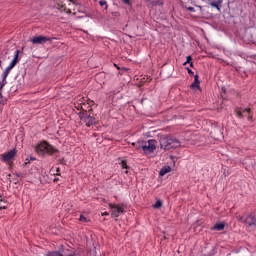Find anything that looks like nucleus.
<instances>
[{"instance_id":"f257e3e1","label":"nucleus","mask_w":256,"mask_h":256,"mask_svg":"<svg viewBox=\"0 0 256 256\" xmlns=\"http://www.w3.org/2000/svg\"><path fill=\"white\" fill-rule=\"evenodd\" d=\"M133 145L136 147V149H142L144 155H146L147 157H151L155 149H157V140L150 139L146 142L139 141L137 143H134Z\"/></svg>"},{"instance_id":"f03ea898","label":"nucleus","mask_w":256,"mask_h":256,"mask_svg":"<svg viewBox=\"0 0 256 256\" xmlns=\"http://www.w3.org/2000/svg\"><path fill=\"white\" fill-rule=\"evenodd\" d=\"M20 53H21V51H19V50L15 51L13 60L10 62V64L7 66V68L2 73V82H0V89H3V87H5V84L7 83L6 82L7 77H9V73H11V70L15 67V65H17V63H19V54Z\"/></svg>"},{"instance_id":"7ed1b4c3","label":"nucleus","mask_w":256,"mask_h":256,"mask_svg":"<svg viewBox=\"0 0 256 256\" xmlns=\"http://www.w3.org/2000/svg\"><path fill=\"white\" fill-rule=\"evenodd\" d=\"M160 147L161 149H164V151H169L170 149H177L178 147H181V141L173 137H162L160 139Z\"/></svg>"},{"instance_id":"20e7f679","label":"nucleus","mask_w":256,"mask_h":256,"mask_svg":"<svg viewBox=\"0 0 256 256\" xmlns=\"http://www.w3.org/2000/svg\"><path fill=\"white\" fill-rule=\"evenodd\" d=\"M35 151L38 155L43 156L46 155V153L48 155H53V153L57 152V149H55V147L44 141L35 147Z\"/></svg>"},{"instance_id":"39448f33","label":"nucleus","mask_w":256,"mask_h":256,"mask_svg":"<svg viewBox=\"0 0 256 256\" xmlns=\"http://www.w3.org/2000/svg\"><path fill=\"white\" fill-rule=\"evenodd\" d=\"M57 5L60 11H67V13H71V11H73V7H75V2H73V0H64L63 2H57Z\"/></svg>"},{"instance_id":"423d86ee","label":"nucleus","mask_w":256,"mask_h":256,"mask_svg":"<svg viewBox=\"0 0 256 256\" xmlns=\"http://www.w3.org/2000/svg\"><path fill=\"white\" fill-rule=\"evenodd\" d=\"M15 155H17V149L13 148L1 155L2 161L11 165V163H13V159H15Z\"/></svg>"},{"instance_id":"0eeeda50","label":"nucleus","mask_w":256,"mask_h":256,"mask_svg":"<svg viewBox=\"0 0 256 256\" xmlns=\"http://www.w3.org/2000/svg\"><path fill=\"white\" fill-rule=\"evenodd\" d=\"M109 208L111 211L112 217H119L123 211H125V207L123 205H117V204H109Z\"/></svg>"},{"instance_id":"6e6552de","label":"nucleus","mask_w":256,"mask_h":256,"mask_svg":"<svg viewBox=\"0 0 256 256\" xmlns=\"http://www.w3.org/2000/svg\"><path fill=\"white\" fill-rule=\"evenodd\" d=\"M238 221L241 223H246L248 227H255L256 226V218L254 216H237Z\"/></svg>"},{"instance_id":"1a4fd4ad","label":"nucleus","mask_w":256,"mask_h":256,"mask_svg":"<svg viewBox=\"0 0 256 256\" xmlns=\"http://www.w3.org/2000/svg\"><path fill=\"white\" fill-rule=\"evenodd\" d=\"M30 41L33 45H43V43H47V41H49V38L45 36H33Z\"/></svg>"},{"instance_id":"9d476101","label":"nucleus","mask_w":256,"mask_h":256,"mask_svg":"<svg viewBox=\"0 0 256 256\" xmlns=\"http://www.w3.org/2000/svg\"><path fill=\"white\" fill-rule=\"evenodd\" d=\"M81 121H84L88 127H91V125H95V118L93 116H86L81 115L80 116Z\"/></svg>"},{"instance_id":"9b49d317","label":"nucleus","mask_w":256,"mask_h":256,"mask_svg":"<svg viewBox=\"0 0 256 256\" xmlns=\"http://www.w3.org/2000/svg\"><path fill=\"white\" fill-rule=\"evenodd\" d=\"M249 108L236 110L237 117H248L249 120H251V114H249Z\"/></svg>"},{"instance_id":"f8f14e48","label":"nucleus","mask_w":256,"mask_h":256,"mask_svg":"<svg viewBox=\"0 0 256 256\" xmlns=\"http://www.w3.org/2000/svg\"><path fill=\"white\" fill-rule=\"evenodd\" d=\"M208 1H210L208 3L210 7H214V9H217V11H221V5L223 4V0H214V1L208 0Z\"/></svg>"},{"instance_id":"ddd939ff","label":"nucleus","mask_w":256,"mask_h":256,"mask_svg":"<svg viewBox=\"0 0 256 256\" xmlns=\"http://www.w3.org/2000/svg\"><path fill=\"white\" fill-rule=\"evenodd\" d=\"M199 83V75L196 74L194 76V82L192 83L191 88L194 89V91H197V89H201Z\"/></svg>"},{"instance_id":"4468645a","label":"nucleus","mask_w":256,"mask_h":256,"mask_svg":"<svg viewBox=\"0 0 256 256\" xmlns=\"http://www.w3.org/2000/svg\"><path fill=\"white\" fill-rule=\"evenodd\" d=\"M167 173H171V166H164L161 170L159 175L161 177H164V175H167Z\"/></svg>"},{"instance_id":"2eb2a0df","label":"nucleus","mask_w":256,"mask_h":256,"mask_svg":"<svg viewBox=\"0 0 256 256\" xmlns=\"http://www.w3.org/2000/svg\"><path fill=\"white\" fill-rule=\"evenodd\" d=\"M212 229L214 231H223L225 229V223L223 222L216 223Z\"/></svg>"},{"instance_id":"dca6fc26","label":"nucleus","mask_w":256,"mask_h":256,"mask_svg":"<svg viewBox=\"0 0 256 256\" xmlns=\"http://www.w3.org/2000/svg\"><path fill=\"white\" fill-rule=\"evenodd\" d=\"M7 202L3 199L2 196H0V209H5L7 206Z\"/></svg>"},{"instance_id":"f3484780","label":"nucleus","mask_w":256,"mask_h":256,"mask_svg":"<svg viewBox=\"0 0 256 256\" xmlns=\"http://www.w3.org/2000/svg\"><path fill=\"white\" fill-rule=\"evenodd\" d=\"M192 60L193 58H191V56H188L186 62H184V65L190 64V67H193V62H191Z\"/></svg>"},{"instance_id":"a211bd4d","label":"nucleus","mask_w":256,"mask_h":256,"mask_svg":"<svg viewBox=\"0 0 256 256\" xmlns=\"http://www.w3.org/2000/svg\"><path fill=\"white\" fill-rule=\"evenodd\" d=\"M162 203L160 200L156 201V203L153 205L154 209H159L161 207Z\"/></svg>"},{"instance_id":"6ab92c4d","label":"nucleus","mask_w":256,"mask_h":256,"mask_svg":"<svg viewBox=\"0 0 256 256\" xmlns=\"http://www.w3.org/2000/svg\"><path fill=\"white\" fill-rule=\"evenodd\" d=\"M79 220L82 222V223H87V218L83 215H80V218Z\"/></svg>"},{"instance_id":"aec40b11","label":"nucleus","mask_w":256,"mask_h":256,"mask_svg":"<svg viewBox=\"0 0 256 256\" xmlns=\"http://www.w3.org/2000/svg\"><path fill=\"white\" fill-rule=\"evenodd\" d=\"M47 256H61V254L59 252H51Z\"/></svg>"},{"instance_id":"412c9836","label":"nucleus","mask_w":256,"mask_h":256,"mask_svg":"<svg viewBox=\"0 0 256 256\" xmlns=\"http://www.w3.org/2000/svg\"><path fill=\"white\" fill-rule=\"evenodd\" d=\"M121 167H122V169H127V162L126 161H122L121 162Z\"/></svg>"},{"instance_id":"4be33fe9","label":"nucleus","mask_w":256,"mask_h":256,"mask_svg":"<svg viewBox=\"0 0 256 256\" xmlns=\"http://www.w3.org/2000/svg\"><path fill=\"white\" fill-rule=\"evenodd\" d=\"M100 6L101 7H104V5H107V1H105V0H100Z\"/></svg>"},{"instance_id":"5701e85b","label":"nucleus","mask_w":256,"mask_h":256,"mask_svg":"<svg viewBox=\"0 0 256 256\" xmlns=\"http://www.w3.org/2000/svg\"><path fill=\"white\" fill-rule=\"evenodd\" d=\"M187 10H188V11H192V13H194L195 8H193V7H188Z\"/></svg>"},{"instance_id":"b1692460","label":"nucleus","mask_w":256,"mask_h":256,"mask_svg":"<svg viewBox=\"0 0 256 256\" xmlns=\"http://www.w3.org/2000/svg\"><path fill=\"white\" fill-rule=\"evenodd\" d=\"M123 1V3H125L126 5H128V3H129V0H122Z\"/></svg>"},{"instance_id":"393cba45","label":"nucleus","mask_w":256,"mask_h":256,"mask_svg":"<svg viewBox=\"0 0 256 256\" xmlns=\"http://www.w3.org/2000/svg\"><path fill=\"white\" fill-rule=\"evenodd\" d=\"M188 73H189L190 75H193V71H191V69H188Z\"/></svg>"},{"instance_id":"a878e982","label":"nucleus","mask_w":256,"mask_h":256,"mask_svg":"<svg viewBox=\"0 0 256 256\" xmlns=\"http://www.w3.org/2000/svg\"><path fill=\"white\" fill-rule=\"evenodd\" d=\"M102 215H103V216H109V213L104 212V213H102Z\"/></svg>"},{"instance_id":"bb28decb","label":"nucleus","mask_w":256,"mask_h":256,"mask_svg":"<svg viewBox=\"0 0 256 256\" xmlns=\"http://www.w3.org/2000/svg\"><path fill=\"white\" fill-rule=\"evenodd\" d=\"M81 109H85V108L83 107V105L81 106Z\"/></svg>"},{"instance_id":"cd10ccee","label":"nucleus","mask_w":256,"mask_h":256,"mask_svg":"<svg viewBox=\"0 0 256 256\" xmlns=\"http://www.w3.org/2000/svg\"><path fill=\"white\" fill-rule=\"evenodd\" d=\"M69 256H75V255L71 254V255H69Z\"/></svg>"},{"instance_id":"c85d7f7f","label":"nucleus","mask_w":256,"mask_h":256,"mask_svg":"<svg viewBox=\"0 0 256 256\" xmlns=\"http://www.w3.org/2000/svg\"><path fill=\"white\" fill-rule=\"evenodd\" d=\"M0 65H1V61H0Z\"/></svg>"}]
</instances>
